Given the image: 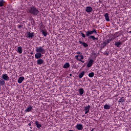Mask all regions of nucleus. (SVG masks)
<instances>
[{"label":"nucleus","mask_w":131,"mask_h":131,"mask_svg":"<svg viewBox=\"0 0 131 131\" xmlns=\"http://www.w3.org/2000/svg\"><path fill=\"white\" fill-rule=\"evenodd\" d=\"M90 38H92V39H93V40H95V39H98L97 38L95 37L94 36H91Z\"/></svg>","instance_id":"obj_29"},{"label":"nucleus","mask_w":131,"mask_h":131,"mask_svg":"<svg viewBox=\"0 0 131 131\" xmlns=\"http://www.w3.org/2000/svg\"><path fill=\"white\" fill-rule=\"evenodd\" d=\"M29 125L30 126L31 125V123H29Z\"/></svg>","instance_id":"obj_33"},{"label":"nucleus","mask_w":131,"mask_h":131,"mask_svg":"<svg viewBox=\"0 0 131 131\" xmlns=\"http://www.w3.org/2000/svg\"><path fill=\"white\" fill-rule=\"evenodd\" d=\"M16 52H17L18 54H22L23 52V49H22V47H18L16 50Z\"/></svg>","instance_id":"obj_10"},{"label":"nucleus","mask_w":131,"mask_h":131,"mask_svg":"<svg viewBox=\"0 0 131 131\" xmlns=\"http://www.w3.org/2000/svg\"><path fill=\"white\" fill-rule=\"evenodd\" d=\"M36 52L43 55L46 54V50L42 47H36Z\"/></svg>","instance_id":"obj_1"},{"label":"nucleus","mask_w":131,"mask_h":131,"mask_svg":"<svg viewBox=\"0 0 131 131\" xmlns=\"http://www.w3.org/2000/svg\"><path fill=\"white\" fill-rule=\"evenodd\" d=\"M42 55H41V53H39L38 52H37L35 54V57L36 58V59H40V58H41Z\"/></svg>","instance_id":"obj_7"},{"label":"nucleus","mask_w":131,"mask_h":131,"mask_svg":"<svg viewBox=\"0 0 131 131\" xmlns=\"http://www.w3.org/2000/svg\"><path fill=\"white\" fill-rule=\"evenodd\" d=\"M76 127L77 128L78 130H82V129H83V125L81 124H77Z\"/></svg>","instance_id":"obj_5"},{"label":"nucleus","mask_w":131,"mask_h":131,"mask_svg":"<svg viewBox=\"0 0 131 131\" xmlns=\"http://www.w3.org/2000/svg\"><path fill=\"white\" fill-rule=\"evenodd\" d=\"M35 124H36V127H37V128H40L41 127V124H39V123H38V122L36 121Z\"/></svg>","instance_id":"obj_17"},{"label":"nucleus","mask_w":131,"mask_h":131,"mask_svg":"<svg viewBox=\"0 0 131 131\" xmlns=\"http://www.w3.org/2000/svg\"><path fill=\"white\" fill-rule=\"evenodd\" d=\"M94 75H95V73L92 72L89 74L88 76H89V77H94Z\"/></svg>","instance_id":"obj_21"},{"label":"nucleus","mask_w":131,"mask_h":131,"mask_svg":"<svg viewBox=\"0 0 131 131\" xmlns=\"http://www.w3.org/2000/svg\"><path fill=\"white\" fill-rule=\"evenodd\" d=\"M0 84H1V85H4V84H6V82L3 79L0 80Z\"/></svg>","instance_id":"obj_22"},{"label":"nucleus","mask_w":131,"mask_h":131,"mask_svg":"<svg viewBox=\"0 0 131 131\" xmlns=\"http://www.w3.org/2000/svg\"><path fill=\"white\" fill-rule=\"evenodd\" d=\"M29 12L30 14H33V15H37L38 14V10H36L34 7H31L29 10Z\"/></svg>","instance_id":"obj_2"},{"label":"nucleus","mask_w":131,"mask_h":131,"mask_svg":"<svg viewBox=\"0 0 131 131\" xmlns=\"http://www.w3.org/2000/svg\"><path fill=\"white\" fill-rule=\"evenodd\" d=\"M104 17L105 18V20L107 21V22H109V21H110V19H109V15L108 14V13H106L104 15Z\"/></svg>","instance_id":"obj_16"},{"label":"nucleus","mask_w":131,"mask_h":131,"mask_svg":"<svg viewBox=\"0 0 131 131\" xmlns=\"http://www.w3.org/2000/svg\"><path fill=\"white\" fill-rule=\"evenodd\" d=\"M94 33H97V31H96V29H94L93 31H88L86 32V36H90L91 34H94Z\"/></svg>","instance_id":"obj_3"},{"label":"nucleus","mask_w":131,"mask_h":131,"mask_svg":"<svg viewBox=\"0 0 131 131\" xmlns=\"http://www.w3.org/2000/svg\"><path fill=\"white\" fill-rule=\"evenodd\" d=\"M2 78L3 79H4V80H6L7 81H8V80H9V76L7 74H4L2 75Z\"/></svg>","instance_id":"obj_6"},{"label":"nucleus","mask_w":131,"mask_h":131,"mask_svg":"<svg viewBox=\"0 0 131 131\" xmlns=\"http://www.w3.org/2000/svg\"><path fill=\"white\" fill-rule=\"evenodd\" d=\"M24 79H25L24 77H19L18 79V83H22V82L23 81V80H24Z\"/></svg>","instance_id":"obj_14"},{"label":"nucleus","mask_w":131,"mask_h":131,"mask_svg":"<svg viewBox=\"0 0 131 131\" xmlns=\"http://www.w3.org/2000/svg\"><path fill=\"white\" fill-rule=\"evenodd\" d=\"M81 36H82V37H84V38L85 37V35L83 33H81Z\"/></svg>","instance_id":"obj_30"},{"label":"nucleus","mask_w":131,"mask_h":131,"mask_svg":"<svg viewBox=\"0 0 131 131\" xmlns=\"http://www.w3.org/2000/svg\"><path fill=\"white\" fill-rule=\"evenodd\" d=\"M92 11H93V8L91 7H87L86 8V12L87 13H91V12H92Z\"/></svg>","instance_id":"obj_13"},{"label":"nucleus","mask_w":131,"mask_h":131,"mask_svg":"<svg viewBox=\"0 0 131 131\" xmlns=\"http://www.w3.org/2000/svg\"><path fill=\"white\" fill-rule=\"evenodd\" d=\"M115 46H116V47H119L120 46H121V42H116Z\"/></svg>","instance_id":"obj_26"},{"label":"nucleus","mask_w":131,"mask_h":131,"mask_svg":"<svg viewBox=\"0 0 131 131\" xmlns=\"http://www.w3.org/2000/svg\"><path fill=\"white\" fill-rule=\"evenodd\" d=\"M90 109H91V106L88 105L86 107H85L84 110L85 111V114H88L89 112H90Z\"/></svg>","instance_id":"obj_8"},{"label":"nucleus","mask_w":131,"mask_h":131,"mask_svg":"<svg viewBox=\"0 0 131 131\" xmlns=\"http://www.w3.org/2000/svg\"><path fill=\"white\" fill-rule=\"evenodd\" d=\"M70 67V64L68 62H67L63 66V68H65V69L69 68Z\"/></svg>","instance_id":"obj_18"},{"label":"nucleus","mask_w":131,"mask_h":131,"mask_svg":"<svg viewBox=\"0 0 131 131\" xmlns=\"http://www.w3.org/2000/svg\"><path fill=\"white\" fill-rule=\"evenodd\" d=\"M80 43L83 46V47H84L85 48H86V47H88V44H86L85 42H83L80 41Z\"/></svg>","instance_id":"obj_20"},{"label":"nucleus","mask_w":131,"mask_h":131,"mask_svg":"<svg viewBox=\"0 0 131 131\" xmlns=\"http://www.w3.org/2000/svg\"><path fill=\"white\" fill-rule=\"evenodd\" d=\"M129 33H131V31H129Z\"/></svg>","instance_id":"obj_34"},{"label":"nucleus","mask_w":131,"mask_h":131,"mask_svg":"<svg viewBox=\"0 0 131 131\" xmlns=\"http://www.w3.org/2000/svg\"><path fill=\"white\" fill-rule=\"evenodd\" d=\"M93 63H94V60H93V59H91L87 64V67L88 68L92 67Z\"/></svg>","instance_id":"obj_9"},{"label":"nucleus","mask_w":131,"mask_h":131,"mask_svg":"<svg viewBox=\"0 0 131 131\" xmlns=\"http://www.w3.org/2000/svg\"><path fill=\"white\" fill-rule=\"evenodd\" d=\"M75 58L76 60H78V61H81V60H83V59H84V57L82 54L80 55H76Z\"/></svg>","instance_id":"obj_4"},{"label":"nucleus","mask_w":131,"mask_h":131,"mask_svg":"<svg viewBox=\"0 0 131 131\" xmlns=\"http://www.w3.org/2000/svg\"><path fill=\"white\" fill-rule=\"evenodd\" d=\"M80 62H82V63H84V61H83L82 60H81V61H80Z\"/></svg>","instance_id":"obj_32"},{"label":"nucleus","mask_w":131,"mask_h":131,"mask_svg":"<svg viewBox=\"0 0 131 131\" xmlns=\"http://www.w3.org/2000/svg\"><path fill=\"white\" fill-rule=\"evenodd\" d=\"M79 92L80 95H83L84 91L82 88L80 89L79 90Z\"/></svg>","instance_id":"obj_23"},{"label":"nucleus","mask_w":131,"mask_h":131,"mask_svg":"<svg viewBox=\"0 0 131 131\" xmlns=\"http://www.w3.org/2000/svg\"><path fill=\"white\" fill-rule=\"evenodd\" d=\"M104 109H106V110L110 109V106H109V105L108 104H105L104 106Z\"/></svg>","instance_id":"obj_24"},{"label":"nucleus","mask_w":131,"mask_h":131,"mask_svg":"<svg viewBox=\"0 0 131 131\" xmlns=\"http://www.w3.org/2000/svg\"><path fill=\"white\" fill-rule=\"evenodd\" d=\"M76 54L78 55H82V54H81V53L80 52H77L76 53Z\"/></svg>","instance_id":"obj_31"},{"label":"nucleus","mask_w":131,"mask_h":131,"mask_svg":"<svg viewBox=\"0 0 131 131\" xmlns=\"http://www.w3.org/2000/svg\"><path fill=\"white\" fill-rule=\"evenodd\" d=\"M42 34L43 35H44V36H47V35H48V33H47V31H42Z\"/></svg>","instance_id":"obj_25"},{"label":"nucleus","mask_w":131,"mask_h":131,"mask_svg":"<svg viewBox=\"0 0 131 131\" xmlns=\"http://www.w3.org/2000/svg\"><path fill=\"white\" fill-rule=\"evenodd\" d=\"M119 103H124V99L123 98H120L119 100Z\"/></svg>","instance_id":"obj_27"},{"label":"nucleus","mask_w":131,"mask_h":131,"mask_svg":"<svg viewBox=\"0 0 131 131\" xmlns=\"http://www.w3.org/2000/svg\"><path fill=\"white\" fill-rule=\"evenodd\" d=\"M32 110V106L31 105H29L27 109L25 111V112H30Z\"/></svg>","instance_id":"obj_11"},{"label":"nucleus","mask_w":131,"mask_h":131,"mask_svg":"<svg viewBox=\"0 0 131 131\" xmlns=\"http://www.w3.org/2000/svg\"><path fill=\"white\" fill-rule=\"evenodd\" d=\"M4 1H0V7H3V6H4Z\"/></svg>","instance_id":"obj_28"},{"label":"nucleus","mask_w":131,"mask_h":131,"mask_svg":"<svg viewBox=\"0 0 131 131\" xmlns=\"http://www.w3.org/2000/svg\"><path fill=\"white\" fill-rule=\"evenodd\" d=\"M84 71H83L81 73H80L79 75V78H82V77H83V76L84 75Z\"/></svg>","instance_id":"obj_19"},{"label":"nucleus","mask_w":131,"mask_h":131,"mask_svg":"<svg viewBox=\"0 0 131 131\" xmlns=\"http://www.w3.org/2000/svg\"><path fill=\"white\" fill-rule=\"evenodd\" d=\"M27 35L28 37H33V36H34V34H33V33L28 32Z\"/></svg>","instance_id":"obj_15"},{"label":"nucleus","mask_w":131,"mask_h":131,"mask_svg":"<svg viewBox=\"0 0 131 131\" xmlns=\"http://www.w3.org/2000/svg\"><path fill=\"white\" fill-rule=\"evenodd\" d=\"M37 64L38 65H41V64H43V60L42 59H39L37 60Z\"/></svg>","instance_id":"obj_12"}]
</instances>
